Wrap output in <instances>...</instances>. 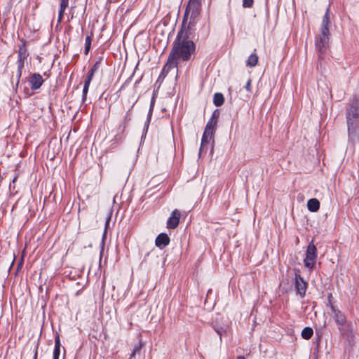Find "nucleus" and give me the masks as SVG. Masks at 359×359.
Masks as SVG:
<instances>
[{
	"label": "nucleus",
	"instance_id": "58836bf2",
	"mask_svg": "<svg viewBox=\"0 0 359 359\" xmlns=\"http://www.w3.org/2000/svg\"><path fill=\"white\" fill-rule=\"evenodd\" d=\"M236 359H245V358L242 355L238 356Z\"/></svg>",
	"mask_w": 359,
	"mask_h": 359
},
{
	"label": "nucleus",
	"instance_id": "6ab92c4d",
	"mask_svg": "<svg viewBox=\"0 0 359 359\" xmlns=\"http://www.w3.org/2000/svg\"><path fill=\"white\" fill-rule=\"evenodd\" d=\"M224 102V97L221 93H216L213 96V103L216 107L222 106Z\"/></svg>",
	"mask_w": 359,
	"mask_h": 359
},
{
	"label": "nucleus",
	"instance_id": "c756f323",
	"mask_svg": "<svg viewBox=\"0 0 359 359\" xmlns=\"http://www.w3.org/2000/svg\"><path fill=\"white\" fill-rule=\"evenodd\" d=\"M66 8H64V7H60V6L57 22H60L62 21Z\"/></svg>",
	"mask_w": 359,
	"mask_h": 359
},
{
	"label": "nucleus",
	"instance_id": "9b49d317",
	"mask_svg": "<svg viewBox=\"0 0 359 359\" xmlns=\"http://www.w3.org/2000/svg\"><path fill=\"white\" fill-rule=\"evenodd\" d=\"M214 134L210 133L204 130L202 139L201 144L199 149V155L205 154L209 149V144L210 140L212 139Z\"/></svg>",
	"mask_w": 359,
	"mask_h": 359
},
{
	"label": "nucleus",
	"instance_id": "7ed1b4c3",
	"mask_svg": "<svg viewBox=\"0 0 359 359\" xmlns=\"http://www.w3.org/2000/svg\"><path fill=\"white\" fill-rule=\"evenodd\" d=\"M196 22L197 20L191 19L189 20V22H187V20H185V18H183L181 28L178 31L176 37L181 36L182 39H185L186 41H193L191 39V36L195 32Z\"/></svg>",
	"mask_w": 359,
	"mask_h": 359
},
{
	"label": "nucleus",
	"instance_id": "f257e3e1",
	"mask_svg": "<svg viewBox=\"0 0 359 359\" xmlns=\"http://www.w3.org/2000/svg\"><path fill=\"white\" fill-rule=\"evenodd\" d=\"M195 50L196 45L193 41H186L182 39L181 36L176 37L173 41L167 62L163 67L161 76L165 77L171 69H177L180 61H189Z\"/></svg>",
	"mask_w": 359,
	"mask_h": 359
},
{
	"label": "nucleus",
	"instance_id": "20e7f679",
	"mask_svg": "<svg viewBox=\"0 0 359 359\" xmlns=\"http://www.w3.org/2000/svg\"><path fill=\"white\" fill-rule=\"evenodd\" d=\"M201 11V0H189V4L185 9L183 18L188 20V16L191 12L190 19L198 20Z\"/></svg>",
	"mask_w": 359,
	"mask_h": 359
},
{
	"label": "nucleus",
	"instance_id": "a878e982",
	"mask_svg": "<svg viewBox=\"0 0 359 359\" xmlns=\"http://www.w3.org/2000/svg\"><path fill=\"white\" fill-rule=\"evenodd\" d=\"M214 330L215 332L218 334L219 336L220 340H222V337L224 334L226 333V328L221 327V326H214Z\"/></svg>",
	"mask_w": 359,
	"mask_h": 359
},
{
	"label": "nucleus",
	"instance_id": "393cba45",
	"mask_svg": "<svg viewBox=\"0 0 359 359\" xmlns=\"http://www.w3.org/2000/svg\"><path fill=\"white\" fill-rule=\"evenodd\" d=\"M103 60V57H100L90 69L93 70L94 72H96L100 69Z\"/></svg>",
	"mask_w": 359,
	"mask_h": 359
},
{
	"label": "nucleus",
	"instance_id": "f3484780",
	"mask_svg": "<svg viewBox=\"0 0 359 359\" xmlns=\"http://www.w3.org/2000/svg\"><path fill=\"white\" fill-rule=\"evenodd\" d=\"M60 336L58 334H56L55 338V347L53 351V359H59V356L60 354Z\"/></svg>",
	"mask_w": 359,
	"mask_h": 359
},
{
	"label": "nucleus",
	"instance_id": "f8f14e48",
	"mask_svg": "<svg viewBox=\"0 0 359 359\" xmlns=\"http://www.w3.org/2000/svg\"><path fill=\"white\" fill-rule=\"evenodd\" d=\"M181 213L177 209L174 210L167 221V228L169 229H176L180 223Z\"/></svg>",
	"mask_w": 359,
	"mask_h": 359
},
{
	"label": "nucleus",
	"instance_id": "7c9ffc66",
	"mask_svg": "<svg viewBox=\"0 0 359 359\" xmlns=\"http://www.w3.org/2000/svg\"><path fill=\"white\" fill-rule=\"evenodd\" d=\"M219 114H220V113H219V110L218 109H215L213 111L210 118L218 122Z\"/></svg>",
	"mask_w": 359,
	"mask_h": 359
},
{
	"label": "nucleus",
	"instance_id": "72a5a7b5",
	"mask_svg": "<svg viewBox=\"0 0 359 359\" xmlns=\"http://www.w3.org/2000/svg\"><path fill=\"white\" fill-rule=\"evenodd\" d=\"M69 5V0H60V6L67 8Z\"/></svg>",
	"mask_w": 359,
	"mask_h": 359
},
{
	"label": "nucleus",
	"instance_id": "f704fd0d",
	"mask_svg": "<svg viewBox=\"0 0 359 359\" xmlns=\"http://www.w3.org/2000/svg\"><path fill=\"white\" fill-rule=\"evenodd\" d=\"M38 348H39V344L36 345V348H35V350H34V357H33V359H37V356H38Z\"/></svg>",
	"mask_w": 359,
	"mask_h": 359
},
{
	"label": "nucleus",
	"instance_id": "ddd939ff",
	"mask_svg": "<svg viewBox=\"0 0 359 359\" xmlns=\"http://www.w3.org/2000/svg\"><path fill=\"white\" fill-rule=\"evenodd\" d=\"M160 262L159 257L155 250H151L144 257L142 263L149 265H158Z\"/></svg>",
	"mask_w": 359,
	"mask_h": 359
},
{
	"label": "nucleus",
	"instance_id": "9d476101",
	"mask_svg": "<svg viewBox=\"0 0 359 359\" xmlns=\"http://www.w3.org/2000/svg\"><path fill=\"white\" fill-rule=\"evenodd\" d=\"M27 81L30 86V88L32 90L39 89L44 82V79L42 76L39 73H33L30 74Z\"/></svg>",
	"mask_w": 359,
	"mask_h": 359
},
{
	"label": "nucleus",
	"instance_id": "1a4fd4ad",
	"mask_svg": "<svg viewBox=\"0 0 359 359\" xmlns=\"http://www.w3.org/2000/svg\"><path fill=\"white\" fill-rule=\"evenodd\" d=\"M21 44L19 46V49L18 51V66L25 67V62L29 56V52L26 47L27 41L22 39L20 40Z\"/></svg>",
	"mask_w": 359,
	"mask_h": 359
},
{
	"label": "nucleus",
	"instance_id": "0eeeda50",
	"mask_svg": "<svg viewBox=\"0 0 359 359\" xmlns=\"http://www.w3.org/2000/svg\"><path fill=\"white\" fill-rule=\"evenodd\" d=\"M293 283L297 291V294L302 298L304 297L308 287V283L302 277L299 270H295Z\"/></svg>",
	"mask_w": 359,
	"mask_h": 359
},
{
	"label": "nucleus",
	"instance_id": "2eb2a0df",
	"mask_svg": "<svg viewBox=\"0 0 359 359\" xmlns=\"http://www.w3.org/2000/svg\"><path fill=\"white\" fill-rule=\"evenodd\" d=\"M330 6L329 5L323 18L320 30H323L324 32L330 31Z\"/></svg>",
	"mask_w": 359,
	"mask_h": 359
},
{
	"label": "nucleus",
	"instance_id": "bb28decb",
	"mask_svg": "<svg viewBox=\"0 0 359 359\" xmlns=\"http://www.w3.org/2000/svg\"><path fill=\"white\" fill-rule=\"evenodd\" d=\"M24 68V67H20V66H18V71H17V74H16V77H17V81H16V84H15V88H17L18 87V85H19V83H20V78L22 76V69Z\"/></svg>",
	"mask_w": 359,
	"mask_h": 359
},
{
	"label": "nucleus",
	"instance_id": "e433bc0d",
	"mask_svg": "<svg viewBox=\"0 0 359 359\" xmlns=\"http://www.w3.org/2000/svg\"><path fill=\"white\" fill-rule=\"evenodd\" d=\"M110 219H111V216L109 215L107 219V221H106V224H105V228L107 229V226H109V221H110Z\"/></svg>",
	"mask_w": 359,
	"mask_h": 359
},
{
	"label": "nucleus",
	"instance_id": "6e6552de",
	"mask_svg": "<svg viewBox=\"0 0 359 359\" xmlns=\"http://www.w3.org/2000/svg\"><path fill=\"white\" fill-rule=\"evenodd\" d=\"M329 36L330 31L324 32L323 30H320V34L316 38L315 44L319 52L323 53L325 50L329 42Z\"/></svg>",
	"mask_w": 359,
	"mask_h": 359
},
{
	"label": "nucleus",
	"instance_id": "cd10ccee",
	"mask_svg": "<svg viewBox=\"0 0 359 359\" xmlns=\"http://www.w3.org/2000/svg\"><path fill=\"white\" fill-rule=\"evenodd\" d=\"M95 73V72H94L93 70L90 69L89 72H88V74H87V76H86V78L85 79L84 83H87L90 84V82H91V81H92V79L93 78V76H94Z\"/></svg>",
	"mask_w": 359,
	"mask_h": 359
},
{
	"label": "nucleus",
	"instance_id": "a19ab883",
	"mask_svg": "<svg viewBox=\"0 0 359 359\" xmlns=\"http://www.w3.org/2000/svg\"><path fill=\"white\" fill-rule=\"evenodd\" d=\"M210 148H211V152H212V151H213V146L211 145Z\"/></svg>",
	"mask_w": 359,
	"mask_h": 359
},
{
	"label": "nucleus",
	"instance_id": "dca6fc26",
	"mask_svg": "<svg viewBox=\"0 0 359 359\" xmlns=\"http://www.w3.org/2000/svg\"><path fill=\"white\" fill-rule=\"evenodd\" d=\"M307 207L311 212H317L320 209V202L317 198H311L307 202Z\"/></svg>",
	"mask_w": 359,
	"mask_h": 359
},
{
	"label": "nucleus",
	"instance_id": "2f4dec72",
	"mask_svg": "<svg viewBox=\"0 0 359 359\" xmlns=\"http://www.w3.org/2000/svg\"><path fill=\"white\" fill-rule=\"evenodd\" d=\"M130 120H131V114H130V111H128L127 114H126V116L123 118V121L125 122V124L128 123Z\"/></svg>",
	"mask_w": 359,
	"mask_h": 359
},
{
	"label": "nucleus",
	"instance_id": "5701e85b",
	"mask_svg": "<svg viewBox=\"0 0 359 359\" xmlns=\"http://www.w3.org/2000/svg\"><path fill=\"white\" fill-rule=\"evenodd\" d=\"M91 42H92V36H87L86 38V44H85V50H84V54L88 55L89 53V50L90 49L91 46Z\"/></svg>",
	"mask_w": 359,
	"mask_h": 359
},
{
	"label": "nucleus",
	"instance_id": "39448f33",
	"mask_svg": "<svg viewBox=\"0 0 359 359\" xmlns=\"http://www.w3.org/2000/svg\"><path fill=\"white\" fill-rule=\"evenodd\" d=\"M317 259V248L312 240L307 246L306 257L304 259L305 267L309 269H313Z\"/></svg>",
	"mask_w": 359,
	"mask_h": 359
},
{
	"label": "nucleus",
	"instance_id": "4468645a",
	"mask_svg": "<svg viewBox=\"0 0 359 359\" xmlns=\"http://www.w3.org/2000/svg\"><path fill=\"white\" fill-rule=\"evenodd\" d=\"M170 241V238L166 233H161L156 238L155 245L156 247L159 248L160 249H163L169 245Z\"/></svg>",
	"mask_w": 359,
	"mask_h": 359
},
{
	"label": "nucleus",
	"instance_id": "473e14b6",
	"mask_svg": "<svg viewBox=\"0 0 359 359\" xmlns=\"http://www.w3.org/2000/svg\"><path fill=\"white\" fill-rule=\"evenodd\" d=\"M245 88L248 91V92H251L252 91V86H251V79H249L248 81H247L246 83V85L245 86Z\"/></svg>",
	"mask_w": 359,
	"mask_h": 359
},
{
	"label": "nucleus",
	"instance_id": "412c9836",
	"mask_svg": "<svg viewBox=\"0 0 359 359\" xmlns=\"http://www.w3.org/2000/svg\"><path fill=\"white\" fill-rule=\"evenodd\" d=\"M313 334V330L310 327H306L303 329L302 332V337L303 339L309 340L310 339Z\"/></svg>",
	"mask_w": 359,
	"mask_h": 359
},
{
	"label": "nucleus",
	"instance_id": "c85d7f7f",
	"mask_svg": "<svg viewBox=\"0 0 359 359\" xmlns=\"http://www.w3.org/2000/svg\"><path fill=\"white\" fill-rule=\"evenodd\" d=\"M254 0H243V8H252L253 6Z\"/></svg>",
	"mask_w": 359,
	"mask_h": 359
},
{
	"label": "nucleus",
	"instance_id": "ea45409f",
	"mask_svg": "<svg viewBox=\"0 0 359 359\" xmlns=\"http://www.w3.org/2000/svg\"><path fill=\"white\" fill-rule=\"evenodd\" d=\"M17 178H18V176H15V177H14V179H13V182H15L16 181V180H17Z\"/></svg>",
	"mask_w": 359,
	"mask_h": 359
},
{
	"label": "nucleus",
	"instance_id": "b1692460",
	"mask_svg": "<svg viewBox=\"0 0 359 359\" xmlns=\"http://www.w3.org/2000/svg\"><path fill=\"white\" fill-rule=\"evenodd\" d=\"M90 84L84 83L83 93H82V102L84 103L87 99V94L88 92Z\"/></svg>",
	"mask_w": 359,
	"mask_h": 359
},
{
	"label": "nucleus",
	"instance_id": "4be33fe9",
	"mask_svg": "<svg viewBox=\"0 0 359 359\" xmlns=\"http://www.w3.org/2000/svg\"><path fill=\"white\" fill-rule=\"evenodd\" d=\"M142 346V344L141 341L138 344H135L129 359L134 358L135 357L136 353H140Z\"/></svg>",
	"mask_w": 359,
	"mask_h": 359
},
{
	"label": "nucleus",
	"instance_id": "a211bd4d",
	"mask_svg": "<svg viewBox=\"0 0 359 359\" xmlns=\"http://www.w3.org/2000/svg\"><path fill=\"white\" fill-rule=\"evenodd\" d=\"M217 121L210 118L205 126V130L209 132L210 133L215 134L217 129Z\"/></svg>",
	"mask_w": 359,
	"mask_h": 359
},
{
	"label": "nucleus",
	"instance_id": "4c0bfd02",
	"mask_svg": "<svg viewBox=\"0 0 359 359\" xmlns=\"http://www.w3.org/2000/svg\"><path fill=\"white\" fill-rule=\"evenodd\" d=\"M212 293V289L208 290V291L207 292V297H208Z\"/></svg>",
	"mask_w": 359,
	"mask_h": 359
},
{
	"label": "nucleus",
	"instance_id": "c9c22d12",
	"mask_svg": "<svg viewBox=\"0 0 359 359\" xmlns=\"http://www.w3.org/2000/svg\"><path fill=\"white\" fill-rule=\"evenodd\" d=\"M154 102H155V97H153L152 99H151V101L150 111H152V109H153L154 105Z\"/></svg>",
	"mask_w": 359,
	"mask_h": 359
},
{
	"label": "nucleus",
	"instance_id": "79ce46f5",
	"mask_svg": "<svg viewBox=\"0 0 359 359\" xmlns=\"http://www.w3.org/2000/svg\"><path fill=\"white\" fill-rule=\"evenodd\" d=\"M328 297H329V299H331L332 298V294H330Z\"/></svg>",
	"mask_w": 359,
	"mask_h": 359
},
{
	"label": "nucleus",
	"instance_id": "f03ea898",
	"mask_svg": "<svg viewBox=\"0 0 359 359\" xmlns=\"http://www.w3.org/2000/svg\"><path fill=\"white\" fill-rule=\"evenodd\" d=\"M346 120L349 141L359 137V96L354 95L346 107Z\"/></svg>",
	"mask_w": 359,
	"mask_h": 359
},
{
	"label": "nucleus",
	"instance_id": "423d86ee",
	"mask_svg": "<svg viewBox=\"0 0 359 359\" xmlns=\"http://www.w3.org/2000/svg\"><path fill=\"white\" fill-rule=\"evenodd\" d=\"M331 309L334 314V320L337 325L341 326L339 327L341 334L345 335L349 332V325H346V318L338 309L331 305Z\"/></svg>",
	"mask_w": 359,
	"mask_h": 359
},
{
	"label": "nucleus",
	"instance_id": "aec40b11",
	"mask_svg": "<svg viewBox=\"0 0 359 359\" xmlns=\"http://www.w3.org/2000/svg\"><path fill=\"white\" fill-rule=\"evenodd\" d=\"M258 62V56L256 53L251 54L247 61H246V65L250 67H253L257 65Z\"/></svg>",
	"mask_w": 359,
	"mask_h": 359
}]
</instances>
